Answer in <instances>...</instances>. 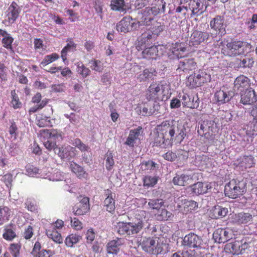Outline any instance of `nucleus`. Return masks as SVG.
<instances>
[{"instance_id": "nucleus-30", "label": "nucleus", "mask_w": 257, "mask_h": 257, "mask_svg": "<svg viewBox=\"0 0 257 257\" xmlns=\"http://www.w3.org/2000/svg\"><path fill=\"white\" fill-rule=\"evenodd\" d=\"M196 63L193 59H185L180 61L178 70L187 73L195 69Z\"/></svg>"}, {"instance_id": "nucleus-49", "label": "nucleus", "mask_w": 257, "mask_h": 257, "mask_svg": "<svg viewBox=\"0 0 257 257\" xmlns=\"http://www.w3.org/2000/svg\"><path fill=\"white\" fill-rule=\"evenodd\" d=\"M110 7L113 11L123 12L125 10L124 0H111Z\"/></svg>"}, {"instance_id": "nucleus-48", "label": "nucleus", "mask_w": 257, "mask_h": 257, "mask_svg": "<svg viewBox=\"0 0 257 257\" xmlns=\"http://www.w3.org/2000/svg\"><path fill=\"white\" fill-rule=\"evenodd\" d=\"M81 236L76 234H71L67 236L65 240V243L67 247H71L77 243L81 239Z\"/></svg>"}, {"instance_id": "nucleus-31", "label": "nucleus", "mask_w": 257, "mask_h": 257, "mask_svg": "<svg viewBox=\"0 0 257 257\" xmlns=\"http://www.w3.org/2000/svg\"><path fill=\"white\" fill-rule=\"evenodd\" d=\"M66 42H67L66 46L62 49L61 52V57L65 64H66L67 60L68 52L75 51L77 46V44L74 43L73 39L71 38H67Z\"/></svg>"}, {"instance_id": "nucleus-16", "label": "nucleus", "mask_w": 257, "mask_h": 257, "mask_svg": "<svg viewBox=\"0 0 257 257\" xmlns=\"http://www.w3.org/2000/svg\"><path fill=\"white\" fill-rule=\"evenodd\" d=\"M210 35L211 34L207 32L195 30L190 37L189 43L192 46L199 45L201 43L207 41L209 39Z\"/></svg>"}, {"instance_id": "nucleus-57", "label": "nucleus", "mask_w": 257, "mask_h": 257, "mask_svg": "<svg viewBox=\"0 0 257 257\" xmlns=\"http://www.w3.org/2000/svg\"><path fill=\"white\" fill-rule=\"evenodd\" d=\"M77 72L82 75L83 78L89 76L90 74V70L89 68L86 67L82 62L77 63Z\"/></svg>"}, {"instance_id": "nucleus-62", "label": "nucleus", "mask_w": 257, "mask_h": 257, "mask_svg": "<svg viewBox=\"0 0 257 257\" xmlns=\"http://www.w3.org/2000/svg\"><path fill=\"white\" fill-rule=\"evenodd\" d=\"M3 237L7 240H12L16 236L15 232L11 228L7 227L4 229Z\"/></svg>"}, {"instance_id": "nucleus-28", "label": "nucleus", "mask_w": 257, "mask_h": 257, "mask_svg": "<svg viewBox=\"0 0 257 257\" xmlns=\"http://www.w3.org/2000/svg\"><path fill=\"white\" fill-rule=\"evenodd\" d=\"M32 253L35 257H52L53 255L50 249H41V244L39 241L35 242Z\"/></svg>"}, {"instance_id": "nucleus-26", "label": "nucleus", "mask_w": 257, "mask_h": 257, "mask_svg": "<svg viewBox=\"0 0 257 257\" xmlns=\"http://www.w3.org/2000/svg\"><path fill=\"white\" fill-rule=\"evenodd\" d=\"M257 101L254 90L251 87L246 89L244 94L241 95V102L243 104H251Z\"/></svg>"}, {"instance_id": "nucleus-8", "label": "nucleus", "mask_w": 257, "mask_h": 257, "mask_svg": "<svg viewBox=\"0 0 257 257\" xmlns=\"http://www.w3.org/2000/svg\"><path fill=\"white\" fill-rule=\"evenodd\" d=\"M117 232L121 235L131 236L140 232L139 225H134L133 222L120 221L116 225Z\"/></svg>"}, {"instance_id": "nucleus-25", "label": "nucleus", "mask_w": 257, "mask_h": 257, "mask_svg": "<svg viewBox=\"0 0 257 257\" xmlns=\"http://www.w3.org/2000/svg\"><path fill=\"white\" fill-rule=\"evenodd\" d=\"M193 175L191 174H178L173 178V183L175 185L184 186L191 183L193 180Z\"/></svg>"}, {"instance_id": "nucleus-58", "label": "nucleus", "mask_w": 257, "mask_h": 257, "mask_svg": "<svg viewBox=\"0 0 257 257\" xmlns=\"http://www.w3.org/2000/svg\"><path fill=\"white\" fill-rule=\"evenodd\" d=\"M26 171L28 175L35 177L39 174V169L35 166L28 164L26 166Z\"/></svg>"}, {"instance_id": "nucleus-54", "label": "nucleus", "mask_w": 257, "mask_h": 257, "mask_svg": "<svg viewBox=\"0 0 257 257\" xmlns=\"http://www.w3.org/2000/svg\"><path fill=\"white\" fill-rule=\"evenodd\" d=\"M105 167L107 171H110L112 169L114 165V161L112 151H108L105 154Z\"/></svg>"}, {"instance_id": "nucleus-10", "label": "nucleus", "mask_w": 257, "mask_h": 257, "mask_svg": "<svg viewBox=\"0 0 257 257\" xmlns=\"http://www.w3.org/2000/svg\"><path fill=\"white\" fill-rule=\"evenodd\" d=\"M234 236V231L229 228H218L213 233L215 241L219 243H225L232 239Z\"/></svg>"}, {"instance_id": "nucleus-47", "label": "nucleus", "mask_w": 257, "mask_h": 257, "mask_svg": "<svg viewBox=\"0 0 257 257\" xmlns=\"http://www.w3.org/2000/svg\"><path fill=\"white\" fill-rule=\"evenodd\" d=\"M226 248H228L230 252L233 254L241 253V249L240 248V242L239 240H236L233 242L227 243L226 245Z\"/></svg>"}, {"instance_id": "nucleus-22", "label": "nucleus", "mask_w": 257, "mask_h": 257, "mask_svg": "<svg viewBox=\"0 0 257 257\" xmlns=\"http://www.w3.org/2000/svg\"><path fill=\"white\" fill-rule=\"evenodd\" d=\"M249 86V79L243 75L238 76L234 82V89L240 93L243 92Z\"/></svg>"}, {"instance_id": "nucleus-53", "label": "nucleus", "mask_w": 257, "mask_h": 257, "mask_svg": "<svg viewBox=\"0 0 257 257\" xmlns=\"http://www.w3.org/2000/svg\"><path fill=\"white\" fill-rule=\"evenodd\" d=\"M158 178L156 176H146L143 179V185L147 188L154 187L157 183Z\"/></svg>"}, {"instance_id": "nucleus-46", "label": "nucleus", "mask_w": 257, "mask_h": 257, "mask_svg": "<svg viewBox=\"0 0 257 257\" xmlns=\"http://www.w3.org/2000/svg\"><path fill=\"white\" fill-rule=\"evenodd\" d=\"M236 62L238 68H250L254 63L253 59L249 57H244L242 59H237Z\"/></svg>"}, {"instance_id": "nucleus-43", "label": "nucleus", "mask_w": 257, "mask_h": 257, "mask_svg": "<svg viewBox=\"0 0 257 257\" xmlns=\"http://www.w3.org/2000/svg\"><path fill=\"white\" fill-rule=\"evenodd\" d=\"M152 5V7H150V9L156 15L165 12L166 3L164 0H155Z\"/></svg>"}, {"instance_id": "nucleus-13", "label": "nucleus", "mask_w": 257, "mask_h": 257, "mask_svg": "<svg viewBox=\"0 0 257 257\" xmlns=\"http://www.w3.org/2000/svg\"><path fill=\"white\" fill-rule=\"evenodd\" d=\"M21 10L15 2H13L6 12L5 22L6 25H12L18 18Z\"/></svg>"}, {"instance_id": "nucleus-41", "label": "nucleus", "mask_w": 257, "mask_h": 257, "mask_svg": "<svg viewBox=\"0 0 257 257\" xmlns=\"http://www.w3.org/2000/svg\"><path fill=\"white\" fill-rule=\"evenodd\" d=\"M70 168L71 171L80 179L87 178L88 173L84 171V169L78 164L72 162L70 164Z\"/></svg>"}, {"instance_id": "nucleus-9", "label": "nucleus", "mask_w": 257, "mask_h": 257, "mask_svg": "<svg viewBox=\"0 0 257 257\" xmlns=\"http://www.w3.org/2000/svg\"><path fill=\"white\" fill-rule=\"evenodd\" d=\"M139 28V23L134 21L130 17H125L116 26L118 32L126 33Z\"/></svg>"}, {"instance_id": "nucleus-29", "label": "nucleus", "mask_w": 257, "mask_h": 257, "mask_svg": "<svg viewBox=\"0 0 257 257\" xmlns=\"http://www.w3.org/2000/svg\"><path fill=\"white\" fill-rule=\"evenodd\" d=\"M237 161L238 162L237 166L242 170L250 168L255 165L254 158L251 155L241 157Z\"/></svg>"}, {"instance_id": "nucleus-60", "label": "nucleus", "mask_w": 257, "mask_h": 257, "mask_svg": "<svg viewBox=\"0 0 257 257\" xmlns=\"http://www.w3.org/2000/svg\"><path fill=\"white\" fill-rule=\"evenodd\" d=\"M90 67L92 70L100 72L103 69V64L100 60L93 59L90 61Z\"/></svg>"}, {"instance_id": "nucleus-5", "label": "nucleus", "mask_w": 257, "mask_h": 257, "mask_svg": "<svg viewBox=\"0 0 257 257\" xmlns=\"http://www.w3.org/2000/svg\"><path fill=\"white\" fill-rule=\"evenodd\" d=\"M164 86L156 82H152L146 90L145 96L148 101L155 102L163 101L164 99Z\"/></svg>"}, {"instance_id": "nucleus-61", "label": "nucleus", "mask_w": 257, "mask_h": 257, "mask_svg": "<svg viewBox=\"0 0 257 257\" xmlns=\"http://www.w3.org/2000/svg\"><path fill=\"white\" fill-rule=\"evenodd\" d=\"M172 216V214L165 209H162L157 215V218L160 220H168Z\"/></svg>"}, {"instance_id": "nucleus-15", "label": "nucleus", "mask_w": 257, "mask_h": 257, "mask_svg": "<svg viewBox=\"0 0 257 257\" xmlns=\"http://www.w3.org/2000/svg\"><path fill=\"white\" fill-rule=\"evenodd\" d=\"M179 97L182 101L184 106L190 108H197L199 105V99L197 94L183 93L179 94Z\"/></svg>"}, {"instance_id": "nucleus-42", "label": "nucleus", "mask_w": 257, "mask_h": 257, "mask_svg": "<svg viewBox=\"0 0 257 257\" xmlns=\"http://www.w3.org/2000/svg\"><path fill=\"white\" fill-rule=\"evenodd\" d=\"M155 38L156 37L149 31L146 32L142 34L139 43L141 44L142 46L144 45V47H146L149 46L154 40Z\"/></svg>"}, {"instance_id": "nucleus-20", "label": "nucleus", "mask_w": 257, "mask_h": 257, "mask_svg": "<svg viewBox=\"0 0 257 257\" xmlns=\"http://www.w3.org/2000/svg\"><path fill=\"white\" fill-rule=\"evenodd\" d=\"M157 15L155 14L150 7H147L144 10L142 13V16L140 21H138L139 26L142 25L150 26L154 22L155 17Z\"/></svg>"}, {"instance_id": "nucleus-1", "label": "nucleus", "mask_w": 257, "mask_h": 257, "mask_svg": "<svg viewBox=\"0 0 257 257\" xmlns=\"http://www.w3.org/2000/svg\"><path fill=\"white\" fill-rule=\"evenodd\" d=\"M156 130H158L163 136L170 147H172L175 141L181 143L186 135L185 127L179 129L173 121L170 120L163 121L161 124L157 125Z\"/></svg>"}, {"instance_id": "nucleus-33", "label": "nucleus", "mask_w": 257, "mask_h": 257, "mask_svg": "<svg viewBox=\"0 0 257 257\" xmlns=\"http://www.w3.org/2000/svg\"><path fill=\"white\" fill-rule=\"evenodd\" d=\"M157 75V72L154 68H146L143 72L140 74L137 78L138 80L142 82L148 81L149 80H153Z\"/></svg>"}, {"instance_id": "nucleus-4", "label": "nucleus", "mask_w": 257, "mask_h": 257, "mask_svg": "<svg viewBox=\"0 0 257 257\" xmlns=\"http://www.w3.org/2000/svg\"><path fill=\"white\" fill-rule=\"evenodd\" d=\"M246 191V183L237 179L230 180L224 188L225 195L232 199L240 197Z\"/></svg>"}, {"instance_id": "nucleus-39", "label": "nucleus", "mask_w": 257, "mask_h": 257, "mask_svg": "<svg viewBox=\"0 0 257 257\" xmlns=\"http://www.w3.org/2000/svg\"><path fill=\"white\" fill-rule=\"evenodd\" d=\"M169 49L173 54L176 55L178 58H181L182 57V53L186 50L184 44L178 42L172 43L169 46Z\"/></svg>"}, {"instance_id": "nucleus-52", "label": "nucleus", "mask_w": 257, "mask_h": 257, "mask_svg": "<svg viewBox=\"0 0 257 257\" xmlns=\"http://www.w3.org/2000/svg\"><path fill=\"white\" fill-rule=\"evenodd\" d=\"M60 58L59 55L56 53H53L51 54L46 55L44 57L41 64L43 66H45L56 60Z\"/></svg>"}, {"instance_id": "nucleus-45", "label": "nucleus", "mask_w": 257, "mask_h": 257, "mask_svg": "<svg viewBox=\"0 0 257 257\" xmlns=\"http://www.w3.org/2000/svg\"><path fill=\"white\" fill-rule=\"evenodd\" d=\"M152 26L149 29V32H151L156 37H157L161 32L163 31L165 25L160 22L154 21L151 24Z\"/></svg>"}, {"instance_id": "nucleus-18", "label": "nucleus", "mask_w": 257, "mask_h": 257, "mask_svg": "<svg viewBox=\"0 0 257 257\" xmlns=\"http://www.w3.org/2000/svg\"><path fill=\"white\" fill-rule=\"evenodd\" d=\"M207 6L206 0H193L189 4L192 15L199 16L203 13Z\"/></svg>"}, {"instance_id": "nucleus-34", "label": "nucleus", "mask_w": 257, "mask_h": 257, "mask_svg": "<svg viewBox=\"0 0 257 257\" xmlns=\"http://www.w3.org/2000/svg\"><path fill=\"white\" fill-rule=\"evenodd\" d=\"M252 119L248 123L247 126L249 131L257 132V104L253 106L250 111Z\"/></svg>"}, {"instance_id": "nucleus-7", "label": "nucleus", "mask_w": 257, "mask_h": 257, "mask_svg": "<svg viewBox=\"0 0 257 257\" xmlns=\"http://www.w3.org/2000/svg\"><path fill=\"white\" fill-rule=\"evenodd\" d=\"M217 126L215 122L211 120L205 119L199 122L197 132L199 135L207 139H209L215 135Z\"/></svg>"}, {"instance_id": "nucleus-44", "label": "nucleus", "mask_w": 257, "mask_h": 257, "mask_svg": "<svg viewBox=\"0 0 257 257\" xmlns=\"http://www.w3.org/2000/svg\"><path fill=\"white\" fill-rule=\"evenodd\" d=\"M192 193L195 195H199L205 193L208 187L207 185L201 182H198L191 186Z\"/></svg>"}, {"instance_id": "nucleus-6", "label": "nucleus", "mask_w": 257, "mask_h": 257, "mask_svg": "<svg viewBox=\"0 0 257 257\" xmlns=\"http://www.w3.org/2000/svg\"><path fill=\"white\" fill-rule=\"evenodd\" d=\"M211 75L205 70H200L194 74L190 75L187 81V85L191 88H196L210 82Z\"/></svg>"}, {"instance_id": "nucleus-36", "label": "nucleus", "mask_w": 257, "mask_h": 257, "mask_svg": "<svg viewBox=\"0 0 257 257\" xmlns=\"http://www.w3.org/2000/svg\"><path fill=\"white\" fill-rule=\"evenodd\" d=\"M213 159L206 155H202L196 158V163L201 170L211 167Z\"/></svg>"}, {"instance_id": "nucleus-56", "label": "nucleus", "mask_w": 257, "mask_h": 257, "mask_svg": "<svg viewBox=\"0 0 257 257\" xmlns=\"http://www.w3.org/2000/svg\"><path fill=\"white\" fill-rule=\"evenodd\" d=\"M41 132L42 135H46L49 138H62L61 132L57 130H43Z\"/></svg>"}, {"instance_id": "nucleus-3", "label": "nucleus", "mask_w": 257, "mask_h": 257, "mask_svg": "<svg viewBox=\"0 0 257 257\" xmlns=\"http://www.w3.org/2000/svg\"><path fill=\"white\" fill-rule=\"evenodd\" d=\"M141 245L144 250L154 254L164 253L167 249V244L159 242L156 238L144 237Z\"/></svg>"}, {"instance_id": "nucleus-17", "label": "nucleus", "mask_w": 257, "mask_h": 257, "mask_svg": "<svg viewBox=\"0 0 257 257\" xmlns=\"http://www.w3.org/2000/svg\"><path fill=\"white\" fill-rule=\"evenodd\" d=\"M202 244V238L194 233L185 235L183 240V245L190 248L200 247Z\"/></svg>"}, {"instance_id": "nucleus-12", "label": "nucleus", "mask_w": 257, "mask_h": 257, "mask_svg": "<svg viewBox=\"0 0 257 257\" xmlns=\"http://www.w3.org/2000/svg\"><path fill=\"white\" fill-rule=\"evenodd\" d=\"M232 97V92L227 87L223 86L216 91L214 95V99L218 104L221 105L229 102Z\"/></svg>"}, {"instance_id": "nucleus-37", "label": "nucleus", "mask_w": 257, "mask_h": 257, "mask_svg": "<svg viewBox=\"0 0 257 257\" xmlns=\"http://www.w3.org/2000/svg\"><path fill=\"white\" fill-rule=\"evenodd\" d=\"M158 48L157 46L153 45L145 47L142 52V57L147 59H156L158 56Z\"/></svg>"}, {"instance_id": "nucleus-51", "label": "nucleus", "mask_w": 257, "mask_h": 257, "mask_svg": "<svg viewBox=\"0 0 257 257\" xmlns=\"http://www.w3.org/2000/svg\"><path fill=\"white\" fill-rule=\"evenodd\" d=\"M212 212L213 213L212 216L213 218H220L224 217L227 215L228 213V210L227 208H222L220 206H217L215 207L213 209Z\"/></svg>"}, {"instance_id": "nucleus-50", "label": "nucleus", "mask_w": 257, "mask_h": 257, "mask_svg": "<svg viewBox=\"0 0 257 257\" xmlns=\"http://www.w3.org/2000/svg\"><path fill=\"white\" fill-rule=\"evenodd\" d=\"M12 214L11 209L7 206L0 207V221H8Z\"/></svg>"}, {"instance_id": "nucleus-63", "label": "nucleus", "mask_w": 257, "mask_h": 257, "mask_svg": "<svg viewBox=\"0 0 257 257\" xmlns=\"http://www.w3.org/2000/svg\"><path fill=\"white\" fill-rule=\"evenodd\" d=\"M27 209L31 212H37L38 206L35 200L28 199L25 203Z\"/></svg>"}, {"instance_id": "nucleus-19", "label": "nucleus", "mask_w": 257, "mask_h": 257, "mask_svg": "<svg viewBox=\"0 0 257 257\" xmlns=\"http://www.w3.org/2000/svg\"><path fill=\"white\" fill-rule=\"evenodd\" d=\"M151 144L153 147H161L162 148H167L171 147L169 144L166 142V139L158 130L153 132L151 138Z\"/></svg>"}, {"instance_id": "nucleus-27", "label": "nucleus", "mask_w": 257, "mask_h": 257, "mask_svg": "<svg viewBox=\"0 0 257 257\" xmlns=\"http://www.w3.org/2000/svg\"><path fill=\"white\" fill-rule=\"evenodd\" d=\"M178 206L183 213L187 214L195 211L198 208V204L193 200L184 199L181 201V204Z\"/></svg>"}, {"instance_id": "nucleus-21", "label": "nucleus", "mask_w": 257, "mask_h": 257, "mask_svg": "<svg viewBox=\"0 0 257 257\" xmlns=\"http://www.w3.org/2000/svg\"><path fill=\"white\" fill-rule=\"evenodd\" d=\"M104 195L106 197L104 201V206L106 210L110 213L113 212L115 208V195L111 190L108 189L105 190Z\"/></svg>"}, {"instance_id": "nucleus-35", "label": "nucleus", "mask_w": 257, "mask_h": 257, "mask_svg": "<svg viewBox=\"0 0 257 257\" xmlns=\"http://www.w3.org/2000/svg\"><path fill=\"white\" fill-rule=\"evenodd\" d=\"M146 221V212L143 210H137L135 215L134 225H139V231L143 229Z\"/></svg>"}, {"instance_id": "nucleus-38", "label": "nucleus", "mask_w": 257, "mask_h": 257, "mask_svg": "<svg viewBox=\"0 0 257 257\" xmlns=\"http://www.w3.org/2000/svg\"><path fill=\"white\" fill-rule=\"evenodd\" d=\"M252 219L251 214L248 213L240 212L235 214L232 216L233 222L237 224H245Z\"/></svg>"}, {"instance_id": "nucleus-2", "label": "nucleus", "mask_w": 257, "mask_h": 257, "mask_svg": "<svg viewBox=\"0 0 257 257\" xmlns=\"http://www.w3.org/2000/svg\"><path fill=\"white\" fill-rule=\"evenodd\" d=\"M219 47L221 53L229 57H235L242 55L251 49V45L245 41L233 39H223L219 43Z\"/></svg>"}, {"instance_id": "nucleus-64", "label": "nucleus", "mask_w": 257, "mask_h": 257, "mask_svg": "<svg viewBox=\"0 0 257 257\" xmlns=\"http://www.w3.org/2000/svg\"><path fill=\"white\" fill-rule=\"evenodd\" d=\"M37 124L39 127L52 126V124L50 117H44L37 120Z\"/></svg>"}, {"instance_id": "nucleus-59", "label": "nucleus", "mask_w": 257, "mask_h": 257, "mask_svg": "<svg viewBox=\"0 0 257 257\" xmlns=\"http://www.w3.org/2000/svg\"><path fill=\"white\" fill-rule=\"evenodd\" d=\"M150 207L152 209L159 210L164 205L162 199H152L148 203Z\"/></svg>"}, {"instance_id": "nucleus-11", "label": "nucleus", "mask_w": 257, "mask_h": 257, "mask_svg": "<svg viewBox=\"0 0 257 257\" xmlns=\"http://www.w3.org/2000/svg\"><path fill=\"white\" fill-rule=\"evenodd\" d=\"M211 29L216 32V34L221 36L226 34V25L223 17L217 15L212 19L210 22Z\"/></svg>"}, {"instance_id": "nucleus-23", "label": "nucleus", "mask_w": 257, "mask_h": 257, "mask_svg": "<svg viewBox=\"0 0 257 257\" xmlns=\"http://www.w3.org/2000/svg\"><path fill=\"white\" fill-rule=\"evenodd\" d=\"M123 243V240L119 238L109 241L106 244L107 252L109 254H117L120 250V246Z\"/></svg>"}, {"instance_id": "nucleus-32", "label": "nucleus", "mask_w": 257, "mask_h": 257, "mask_svg": "<svg viewBox=\"0 0 257 257\" xmlns=\"http://www.w3.org/2000/svg\"><path fill=\"white\" fill-rule=\"evenodd\" d=\"M57 150L58 151V152H56V154L61 159L67 158L72 155H75V152H76L75 148L70 146H61L58 148Z\"/></svg>"}, {"instance_id": "nucleus-40", "label": "nucleus", "mask_w": 257, "mask_h": 257, "mask_svg": "<svg viewBox=\"0 0 257 257\" xmlns=\"http://www.w3.org/2000/svg\"><path fill=\"white\" fill-rule=\"evenodd\" d=\"M47 235L56 242L61 243L63 242L61 234L53 226H50L49 228L46 230Z\"/></svg>"}, {"instance_id": "nucleus-24", "label": "nucleus", "mask_w": 257, "mask_h": 257, "mask_svg": "<svg viewBox=\"0 0 257 257\" xmlns=\"http://www.w3.org/2000/svg\"><path fill=\"white\" fill-rule=\"evenodd\" d=\"M142 133H143V128L141 126H139L136 129L131 130L125 142V144L130 147H134L136 141L138 140H140L139 137Z\"/></svg>"}, {"instance_id": "nucleus-55", "label": "nucleus", "mask_w": 257, "mask_h": 257, "mask_svg": "<svg viewBox=\"0 0 257 257\" xmlns=\"http://www.w3.org/2000/svg\"><path fill=\"white\" fill-rule=\"evenodd\" d=\"M12 96L11 104L14 109L20 108L22 107V103L20 101L15 90H13L11 92Z\"/></svg>"}, {"instance_id": "nucleus-14", "label": "nucleus", "mask_w": 257, "mask_h": 257, "mask_svg": "<svg viewBox=\"0 0 257 257\" xmlns=\"http://www.w3.org/2000/svg\"><path fill=\"white\" fill-rule=\"evenodd\" d=\"M79 202L76 204L73 211L76 215H83L87 213L90 210L89 198L87 197H79Z\"/></svg>"}]
</instances>
